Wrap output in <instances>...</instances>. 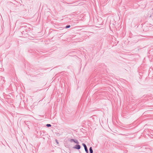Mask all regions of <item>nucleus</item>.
<instances>
[{
  "mask_svg": "<svg viewBox=\"0 0 153 153\" xmlns=\"http://www.w3.org/2000/svg\"><path fill=\"white\" fill-rule=\"evenodd\" d=\"M76 144L74 146L73 148L74 149H75L78 150H79L81 148V146L79 144V142H78L77 143H76Z\"/></svg>",
  "mask_w": 153,
  "mask_h": 153,
  "instance_id": "obj_1",
  "label": "nucleus"
},
{
  "mask_svg": "<svg viewBox=\"0 0 153 153\" xmlns=\"http://www.w3.org/2000/svg\"><path fill=\"white\" fill-rule=\"evenodd\" d=\"M82 145L84 147L85 151L86 152V153H89V152H88V148H87L86 145V144L84 143H82Z\"/></svg>",
  "mask_w": 153,
  "mask_h": 153,
  "instance_id": "obj_2",
  "label": "nucleus"
},
{
  "mask_svg": "<svg viewBox=\"0 0 153 153\" xmlns=\"http://www.w3.org/2000/svg\"><path fill=\"white\" fill-rule=\"evenodd\" d=\"M69 141L71 143L74 142L75 143H77L78 142L77 140L75 139H71L70 140H69Z\"/></svg>",
  "mask_w": 153,
  "mask_h": 153,
  "instance_id": "obj_3",
  "label": "nucleus"
},
{
  "mask_svg": "<svg viewBox=\"0 0 153 153\" xmlns=\"http://www.w3.org/2000/svg\"><path fill=\"white\" fill-rule=\"evenodd\" d=\"M1 78H0V84L3 83L4 82V77L1 76Z\"/></svg>",
  "mask_w": 153,
  "mask_h": 153,
  "instance_id": "obj_4",
  "label": "nucleus"
},
{
  "mask_svg": "<svg viewBox=\"0 0 153 153\" xmlns=\"http://www.w3.org/2000/svg\"><path fill=\"white\" fill-rule=\"evenodd\" d=\"M40 135L42 136H44L46 135V131H41L40 132Z\"/></svg>",
  "mask_w": 153,
  "mask_h": 153,
  "instance_id": "obj_5",
  "label": "nucleus"
},
{
  "mask_svg": "<svg viewBox=\"0 0 153 153\" xmlns=\"http://www.w3.org/2000/svg\"><path fill=\"white\" fill-rule=\"evenodd\" d=\"M89 153H93V150L92 147H90L89 149Z\"/></svg>",
  "mask_w": 153,
  "mask_h": 153,
  "instance_id": "obj_6",
  "label": "nucleus"
},
{
  "mask_svg": "<svg viewBox=\"0 0 153 153\" xmlns=\"http://www.w3.org/2000/svg\"><path fill=\"white\" fill-rule=\"evenodd\" d=\"M71 26V25H67L65 27V28H68L70 27Z\"/></svg>",
  "mask_w": 153,
  "mask_h": 153,
  "instance_id": "obj_7",
  "label": "nucleus"
},
{
  "mask_svg": "<svg viewBox=\"0 0 153 153\" xmlns=\"http://www.w3.org/2000/svg\"><path fill=\"white\" fill-rule=\"evenodd\" d=\"M46 126L47 127H51V125L50 124H48L46 125Z\"/></svg>",
  "mask_w": 153,
  "mask_h": 153,
  "instance_id": "obj_8",
  "label": "nucleus"
},
{
  "mask_svg": "<svg viewBox=\"0 0 153 153\" xmlns=\"http://www.w3.org/2000/svg\"><path fill=\"white\" fill-rule=\"evenodd\" d=\"M56 142L57 143V144H58L59 143V142H58V141L56 139Z\"/></svg>",
  "mask_w": 153,
  "mask_h": 153,
  "instance_id": "obj_9",
  "label": "nucleus"
},
{
  "mask_svg": "<svg viewBox=\"0 0 153 153\" xmlns=\"http://www.w3.org/2000/svg\"><path fill=\"white\" fill-rule=\"evenodd\" d=\"M0 78H1V76H0Z\"/></svg>",
  "mask_w": 153,
  "mask_h": 153,
  "instance_id": "obj_10",
  "label": "nucleus"
}]
</instances>
